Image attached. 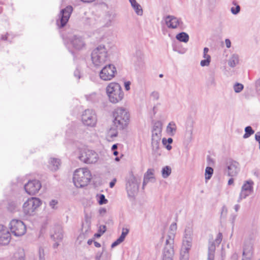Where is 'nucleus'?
<instances>
[{"label": "nucleus", "instance_id": "1", "mask_svg": "<svg viewBox=\"0 0 260 260\" xmlns=\"http://www.w3.org/2000/svg\"><path fill=\"white\" fill-rule=\"evenodd\" d=\"M109 56V48L103 44L96 47L92 50L91 54L92 62L95 66L103 65L108 60Z\"/></svg>", "mask_w": 260, "mask_h": 260}, {"label": "nucleus", "instance_id": "2", "mask_svg": "<svg viewBox=\"0 0 260 260\" xmlns=\"http://www.w3.org/2000/svg\"><path fill=\"white\" fill-rule=\"evenodd\" d=\"M106 94L109 102L117 104L121 101L124 97V93L121 86L117 83L111 82L106 87Z\"/></svg>", "mask_w": 260, "mask_h": 260}, {"label": "nucleus", "instance_id": "3", "mask_svg": "<svg viewBox=\"0 0 260 260\" xmlns=\"http://www.w3.org/2000/svg\"><path fill=\"white\" fill-rule=\"evenodd\" d=\"M91 179L90 171L86 168L77 169L73 176V182L77 187H83L88 184Z\"/></svg>", "mask_w": 260, "mask_h": 260}, {"label": "nucleus", "instance_id": "4", "mask_svg": "<svg viewBox=\"0 0 260 260\" xmlns=\"http://www.w3.org/2000/svg\"><path fill=\"white\" fill-rule=\"evenodd\" d=\"M113 122L117 128L123 129L127 125L129 115L126 109L122 107L116 108L113 112Z\"/></svg>", "mask_w": 260, "mask_h": 260}, {"label": "nucleus", "instance_id": "5", "mask_svg": "<svg viewBox=\"0 0 260 260\" xmlns=\"http://www.w3.org/2000/svg\"><path fill=\"white\" fill-rule=\"evenodd\" d=\"M141 177L131 172L126 178L125 188L128 197H133L138 192Z\"/></svg>", "mask_w": 260, "mask_h": 260}, {"label": "nucleus", "instance_id": "6", "mask_svg": "<svg viewBox=\"0 0 260 260\" xmlns=\"http://www.w3.org/2000/svg\"><path fill=\"white\" fill-rule=\"evenodd\" d=\"M41 201L39 198L28 199L23 205V212L25 216L35 214L37 209L41 205Z\"/></svg>", "mask_w": 260, "mask_h": 260}, {"label": "nucleus", "instance_id": "7", "mask_svg": "<svg viewBox=\"0 0 260 260\" xmlns=\"http://www.w3.org/2000/svg\"><path fill=\"white\" fill-rule=\"evenodd\" d=\"M9 228L11 233L16 237L23 236L26 233V226L20 220L13 219L9 223Z\"/></svg>", "mask_w": 260, "mask_h": 260}, {"label": "nucleus", "instance_id": "8", "mask_svg": "<svg viewBox=\"0 0 260 260\" xmlns=\"http://www.w3.org/2000/svg\"><path fill=\"white\" fill-rule=\"evenodd\" d=\"M161 127L159 123L154 124L152 132V147L154 151L156 152L159 148L161 138Z\"/></svg>", "mask_w": 260, "mask_h": 260}, {"label": "nucleus", "instance_id": "9", "mask_svg": "<svg viewBox=\"0 0 260 260\" xmlns=\"http://www.w3.org/2000/svg\"><path fill=\"white\" fill-rule=\"evenodd\" d=\"M81 120L85 125L94 126L96 123V116L95 112L91 109L85 110L83 112Z\"/></svg>", "mask_w": 260, "mask_h": 260}, {"label": "nucleus", "instance_id": "10", "mask_svg": "<svg viewBox=\"0 0 260 260\" xmlns=\"http://www.w3.org/2000/svg\"><path fill=\"white\" fill-rule=\"evenodd\" d=\"M116 73L115 67L113 64H109L104 67L100 71V77L103 80L108 81L112 79Z\"/></svg>", "mask_w": 260, "mask_h": 260}, {"label": "nucleus", "instance_id": "11", "mask_svg": "<svg viewBox=\"0 0 260 260\" xmlns=\"http://www.w3.org/2000/svg\"><path fill=\"white\" fill-rule=\"evenodd\" d=\"M79 159L86 164H93L96 162L98 159V154L94 151L85 149L82 152Z\"/></svg>", "mask_w": 260, "mask_h": 260}, {"label": "nucleus", "instance_id": "12", "mask_svg": "<svg viewBox=\"0 0 260 260\" xmlns=\"http://www.w3.org/2000/svg\"><path fill=\"white\" fill-rule=\"evenodd\" d=\"M253 184V182L250 180L244 182L237 200L238 202H240L242 199H245L252 193Z\"/></svg>", "mask_w": 260, "mask_h": 260}, {"label": "nucleus", "instance_id": "13", "mask_svg": "<svg viewBox=\"0 0 260 260\" xmlns=\"http://www.w3.org/2000/svg\"><path fill=\"white\" fill-rule=\"evenodd\" d=\"M73 8L71 6H68L61 10L59 14V21H57V25L60 27H63L65 26L70 17Z\"/></svg>", "mask_w": 260, "mask_h": 260}, {"label": "nucleus", "instance_id": "14", "mask_svg": "<svg viewBox=\"0 0 260 260\" xmlns=\"http://www.w3.org/2000/svg\"><path fill=\"white\" fill-rule=\"evenodd\" d=\"M185 236L183 240L182 246V250H184L185 253L183 255V260H188L187 252L191 246V232L190 229H188L185 231Z\"/></svg>", "mask_w": 260, "mask_h": 260}, {"label": "nucleus", "instance_id": "15", "mask_svg": "<svg viewBox=\"0 0 260 260\" xmlns=\"http://www.w3.org/2000/svg\"><path fill=\"white\" fill-rule=\"evenodd\" d=\"M41 187V184L37 180H30L24 186L25 191L30 195H34L38 192Z\"/></svg>", "mask_w": 260, "mask_h": 260}, {"label": "nucleus", "instance_id": "16", "mask_svg": "<svg viewBox=\"0 0 260 260\" xmlns=\"http://www.w3.org/2000/svg\"><path fill=\"white\" fill-rule=\"evenodd\" d=\"M11 239V234L7 228L0 224V244L6 245L9 243Z\"/></svg>", "mask_w": 260, "mask_h": 260}, {"label": "nucleus", "instance_id": "17", "mask_svg": "<svg viewBox=\"0 0 260 260\" xmlns=\"http://www.w3.org/2000/svg\"><path fill=\"white\" fill-rule=\"evenodd\" d=\"M166 244L162 252V260H173V258L174 254V243H166Z\"/></svg>", "mask_w": 260, "mask_h": 260}, {"label": "nucleus", "instance_id": "18", "mask_svg": "<svg viewBox=\"0 0 260 260\" xmlns=\"http://www.w3.org/2000/svg\"><path fill=\"white\" fill-rule=\"evenodd\" d=\"M163 21L170 29H176L179 26V19L173 16H167L164 18Z\"/></svg>", "mask_w": 260, "mask_h": 260}, {"label": "nucleus", "instance_id": "19", "mask_svg": "<svg viewBox=\"0 0 260 260\" xmlns=\"http://www.w3.org/2000/svg\"><path fill=\"white\" fill-rule=\"evenodd\" d=\"M70 42L73 47L76 50H81L85 46V42L82 37L76 35L73 36L70 39Z\"/></svg>", "mask_w": 260, "mask_h": 260}, {"label": "nucleus", "instance_id": "20", "mask_svg": "<svg viewBox=\"0 0 260 260\" xmlns=\"http://www.w3.org/2000/svg\"><path fill=\"white\" fill-rule=\"evenodd\" d=\"M239 164L235 161H231L228 166V175L231 177L236 176L239 173Z\"/></svg>", "mask_w": 260, "mask_h": 260}, {"label": "nucleus", "instance_id": "21", "mask_svg": "<svg viewBox=\"0 0 260 260\" xmlns=\"http://www.w3.org/2000/svg\"><path fill=\"white\" fill-rule=\"evenodd\" d=\"M177 229V224L176 222L173 223L171 224L169 229L168 239L166 240V243H174V238L175 237Z\"/></svg>", "mask_w": 260, "mask_h": 260}, {"label": "nucleus", "instance_id": "22", "mask_svg": "<svg viewBox=\"0 0 260 260\" xmlns=\"http://www.w3.org/2000/svg\"><path fill=\"white\" fill-rule=\"evenodd\" d=\"M154 170L153 169H149L144 174L143 182V188L149 181H154L155 178L154 175Z\"/></svg>", "mask_w": 260, "mask_h": 260}, {"label": "nucleus", "instance_id": "23", "mask_svg": "<svg viewBox=\"0 0 260 260\" xmlns=\"http://www.w3.org/2000/svg\"><path fill=\"white\" fill-rule=\"evenodd\" d=\"M253 254V248L251 244H245L243 251V258L251 259Z\"/></svg>", "mask_w": 260, "mask_h": 260}, {"label": "nucleus", "instance_id": "24", "mask_svg": "<svg viewBox=\"0 0 260 260\" xmlns=\"http://www.w3.org/2000/svg\"><path fill=\"white\" fill-rule=\"evenodd\" d=\"M128 1L135 13L139 16H142L143 11L141 6L137 2L136 0Z\"/></svg>", "mask_w": 260, "mask_h": 260}, {"label": "nucleus", "instance_id": "25", "mask_svg": "<svg viewBox=\"0 0 260 260\" xmlns=\"http://www.w3.org/2000/svg\"><path fill=\"white\" fill-rule=\"evenodd\" d=\"M60 165L59 159L56 158H51L49 162V167L53 171H56L58 169Z\"/></svg>", "mask_w": 260, "mask_h": 260}, {"label": "nucleus", "instance_id": "26", "mask_svg": "<svg viewBox=\"0 0 260 260\" xmlns=\"http://www.w3.org/2000/svg\"><path fill=\"white\" fill-rule=\"evenodd\" d=\"M177 127L173 122L169 123L167 127L166 132L169 136H173L176 133Z\"/></svg>", "mask_w": 260, "mask_h": 260}, {"label": "nucleus", "instance_id": "27", "mask_svg": "<svg viewBox=\"0 0 260 260\" xmlns=\"http://www.w3.org/2000/svg\"><path fill=\"white\" fill-rule=\"evenodd\" d=\"M215 250V246L213 244H211L208 248V259L207 260H214V251Z\"/></svg>", "mask_w": 260, "mask_h": 260}, {"label": "nucleus", "instance_id": "28", "mask_svg": "<svg viewBox=\"0 0 260 260\" xmlns=\"http://www.w3.org/2000/svg\"><path fill=\"white\" fill-rule=\"evenodd\" d=\"M51 237L54 241L60 242L63 238L62 230L61 229H59L57 232H55L51 236Z\"/></svg>", "mask_w": 260, "mask_h": 260}, {"label": "nucleus", "instance_id": "29", "mask_svg": "<svg viewBox=\"0 0 260 260\" xmlns=\"http://www.w3.org/2000/svg\"><path fill=\"white\" fill-rule=\"evenodd\" d=\"M171 173V168L169 166H165L162 169L161 175L162 178H167Z\"/></svg>", "mask_w": 260, "mask_h": 260}, {"label": "nucleus", "instance_id": "30", "mask_svg": "<svg viewBox=\"0 0 260 260\" xmlns=\"http://www.w3.org/2000/svg\"><path fill=\"white\" fill-rule=\"evenodd\" d=\"M238 56L236 55H233L229 61V64L231 67H234L238 63Z\"/></svg>", "mask_w": 260, "mask_h": 260}, {"label": "nucleus", "instance_id": "31", "mask_svg": "<svg viewBox=\"0 0 260 260\" xmlns=\"http://www.w3.org/2000/svg\"><path fill=\"white\" fill-rule=\"evenodd\" d=\"M213 174V169L210 167H206L205 172V178L206 180H209Z\"/></svg>", "mask_w": 260, "mask_h": 260}, {"label": "nucleus", "instance_id": "32", "mask_svg": "<svg viewBox=\"0 0 260 260\" xmlns=\"http://www.w3.org/2000/svg\"><path fill=\"white\" fill-rule=\"evenodd\" d=\"M204 59L202 60L200 62V64L202 67H208L209 66L210 61H211V56H203Z\"/></svg>", "mask_w": 260, "mask_h": 260}, {"label": "nucleus", "instance_id": "33", "mask_svg": "<svg viewBox=\"0 0 260 260\" xmlns=\"http://www.w3.org/2000/svg\"><path fill=\"white\" fill-rule=\"evenodd\" d=\"M172 142H173V139L171 138H168V139L164 138V139H162V143L163 145L164 146H165L166 148L169 150L171 149L172 147L169 144H167L168 143L171 144L172 143Z\"/></svg>", "mask_w": 260, "mask_h": 260}, {"label": "nucleus", "instance_id": "34", "mask_svg": "<svg viewBox=\"0 0 260 260\" xmlns=\"http://www.w3.org/2000/svg\"><path fill=\"white\" fill-rule=\"evenodd\" d=\"M245 134L243 136V138L246 139L248 138L250 135L254 134V131L252 130L250 126H247L245 128Z\"/></svg>", "mask_w": 260, "mask_h": 260}, {"label": "nucleus", "instance_id": "35", "mask_svg": "<svg viewBox=\"0 0 260 260\" xmlns=\"http://www.w3.org/2000/svg\"><path fill=\"white\" fill-rule=\"evenodd\" d=\"M118 132L115 128H111L108 132V137L113 139L117 136Z\"/></svg>", "mask_w": 260, "mask_h": 260}, {"label": "nucleus", "instance_id": "36", "mask_svg": "<svg viewBox=\"0 0 260 260\" xmlns=\"http://www.w3.org/2000/svg\"><path fill=\"white\" fill-rule=\"evenodd\" d=\"M189 40L188 35L184 32H180V42L187 43Z\"/></svg>", "mask_w": 260, "mask_h": 260}, {"label": "nucleus", "instance_id": "37", "mask_svg": "<svg viewBox=\"0 0 260 260\" xmlns=\"http://www.w3.org/2000/svg\"><path fill=\"white\" fill-rule=\"evenodd\" d=\"M18 207V205L15 202H11L9 203L8 209L11 212L15 211Z\"/></svg>", "mask_w": 260, "mask_h": 260}, {"label": "nucleus", "instance_id": "38", "mask_svg": "<svg viewBox=\"0 0 260 260\" xmlns=\"http://www.w3.org/2000/svg\"><path fill=\"white\" fill-rule=\"evenodd\" d=\"M128 232L129 230L128 229L123 228L122 233L118 238L120 239L121 241H123L126 236L128 234Z\"/></svg>", "mask_w": 260, "mask_h": 260}, {"label": "nucleus", "instance_id": "39", "mask_svg": "<svg viewBox=\"0 0 260 260\" xmlns=\"http://www.w3.org/2000/svg\"><path fill=\"white\" fill-rule=\"evenodd\" d=\"M39 260H45L44 250L42 247H40L38 250Z\"/></svg>", "mask_w": 260, "mask_h": 260}, {"label": "nucleus", "instance_id": "40", "mask_svg": "<svg viewBox=\"0 0 260 260\" xmlns=\"http://www.w3.org/2000/svg\"><path fill=\"white\" fill-rule=\"evenodd\" d=\"M107 202L108 201L106 199L105 196L104 194H100L99 201V204L103 205L106 204Z\"/></svg>", "mask_w": 260, "mask_h": 260}, {"label": "nucleus", "instance_id": "41", "mask_svg": "<svg viewBox=\"0 0 260 260\" xmlns=\"http://www.w3.org/2000/svg\"><path fill=\"white\" fill-rule=\"evenodd\" d=\"M243 85L240 83H237L234 86V90L236 92H240L243 89Z\"/></svg>", "mask_w": 260, "mask_h": 260}, {"label": "nucleus", "instance_id": "42", "mask_svg": "<svg viewBox=\"0 0 260 260\" xmlns=\"http://www.w3.org/2000/svg\"><path fill=\"white\" fill-rule=\"evenodd\" d=\"M240 8L239 5H237L236 8L232 7L231 8V12L233 14H237L240 11Z\"/></svg>", "mask_w": 260, "mask_h": 260}, {"label": "nucleus", "instance_id": "43", "mask_svg": "<svg viewBox=\"0 0 260 260\" xmlns=\"http://www.w3.org/2000/svg\"><path fill=\"white\" fill-rule=\"evenodd\" d=\"M123 241H121L120 239L118 238L114 242H113L111 245V247L114 248L122 243Z\"/></svg>", "mask_w": 260, "mask_h": 260}, {"label": "nucleus", "instance_id": "44", "mask_svg": "<svg viewBox=\"0 0 260 260\" xmlns=\"http://www.w3.org/2000/svg\"><path fill=\"white\" fill-rule=\"evenodd\" d=\"M222 240V234L221 233H219L217 236V238L215 240V242L219 244L220 243Z\"/></svg>", "mask_w": 260, "mask_h": 260}, {"label": "nucleus", "instance_id": "45", "mask_svg": "<svg viewBox=\"0 0 260 260\" xmlns=\"http://www.w3.org/2000/svg\"><path fill=\"white\" fill-rule=\"evenodd\" d=\"M58 202L56 200H51L49 203V205L52 209L55 208V206L57 204Z\"/></svg>", "mask_w": 260, "mask_h": 260}, {"label": "nucleus", "instance_id": "46", "mask_svg": "<svg viewBox=\"0 0 260 260\" xmlns=\"http://www.w3.org/2000/svg\"><path fill=\"white\" fill-rule=\"evenodd\" d=\"M106 231V226L105 225H101L100 227L99 232L103 234Z\"/></svg>", "mask_w": 260, "mask_h": 260}, {"label": "nucleus", "instance_id": "47", "mask_svg": "<svg viewBox=\"0 0 260 260\" xmlns=\"http://www.w3.org/2000/svg\"><path fill=\"white\" fill-rule=\"evenodd\" d=\"M151 96L155 100H158L159 98V93L158 92L154 91L152 92Z\"/></svg>", "mask_w": 260, "mask_h": 260}, {"label": "nucleus", "instance_id": "48", "mask_svg": "<svg viewBox=\"0 0 260 260\" xmlns=\"http://www.w3.org/2000/svg\"><path fill=\"white\" fill-rule=\"evenodd\" d=\"M255 140L258 142L259 143V147L260 149V133H257L255 135Z\"/></svg>", "mask_w": 260, "mask_h": 260}, {"label": "nucleus", "instance_id": "49", "mask_svg": "<svg viewBox=\"0 0 260 260\" xmlns=\"http://www.w3.org/2000/svg\"><path fill=\"white\" fill-rule=\"evenodd\" d=\"M131 82L129 81L125 82L124 83V87L126 90L128 91L130 89Z\"/></svg>", "mask_w": 260, "mask_h": 260}, {"label": "nucleus", "instance_id": "50", "mask_svg": "<svg viewBox=\"0 0 260 260\" xmlns=\"http://www.w3.org/2000/svg\"><path fill=\"white\" fill-rule=\"evenodd\" d=\"M102 252H97L96 255H95V260H100L101 258L102 257Z\"/></svg>", "mask_w": 260, "mask_h": 260}, {"label": "nucleus", "instance_id": "51", "mask_svg": "<svg viewBox=\"0 0 260 260\" xmlns=\"http://www.w3.org/2000/svg\"><path fill=\"white\" fill-rule=\"evenodd\" d=\"M256 88L257 92L260 94V79L256 82Z\"/></svg>", "mask_w": 260, "mask_h": 260}, {"label": "nucleus", "instance_id": "52", "mask_svg": "<svg viewBox=\"0 0 260 260\" xmlns=\"http://www.w3.org/2000/svg\"><path fill=\"white\" fill-rule=\"evenodd\" d=\"M225 45L227 48H229L231 47V43L229 39H226L225 40Z\"/></svg>", "mask_w": 260, "mask_h": 260}, {"label": "nucleus", "instance_id": "53", "mask_svg": "<svg viewBox=\"0 0 260 260\" xmlns=\"http://www.w3.org/2000/svg\"><path fill=\"white\" fill-rule=\"evenodd\" d=\"M144 65V62L143 61V59L142 58L140 59V61L138 63V66L139 67V68H143Z\"/></svg>", "mask_w": 260, "mask_h": 260}, {"label": "nucleus", "instance_id": "54", "mask_svg": "<svg viewBox=\"0 0 260 260\" xmlns=\"http://www.w3.org/2000/svg\"><path fill=\"white\" fill-rule=\"evenodd\" d=\"M208 51H209V49L208 48H207V47L204 48L203 56H210L209 54H208Z\"/></svg>", "mask_w": 260, "mask_h": 260}, {"label": "nucleus", "instance_id": "55", "mask_svg": "<svg viewBox=\"0 0 260 260\" xmlns=\"http://www.w3.org/2000/svg\"><path fill=\"white\" fill-rule=\"evenodd\" d=\"M116 182V179L115 178L110 183V184H109L110 187L113 188Z\"/></svg>", "mask_w": 260, "mask_h": 260}, {"label": "nucleus", "instance_id": "56", "mask_svg": "<svg viewBox=\"0 0 260 260\" xmlns=\"http://www.w3.org/2000/svg\"><path fill=\"white\" fill-rule=\"evenodd\" d=\"M106 212V210L104 208H102L99 210V212L101 214H105Z\"/></svg>", "mask_w": 260, "mask_h": 260}, {"label": "nucleus", "instance_id": "57", "mask_svg": "<svg viewBox=\"0 0 260 260\" xmlns=\"http://www.w3.org/2000/svg\"><path fill=\"white\" fill-rule=\"evenodd\" d=\"M234 183V179L233 178H231L228 181V185H230Z\"/></svg>", "mask_w": 260, "mask_h": 260}, {"label": "nucleus", "instance_id": "58", "mask_svg": "<svg viewBox=\"0 0 260 260\" xmlns=\"http://www.w3.org/2000/svg\"><path fill=\"white\" fill-rule=\"evenodd\" d=\"M94 246L96 247H101V244L98 242L94 241Z\"/></svg>", "mask_w": 260, "mask_h": 260}, {"label": "nucleus", "instance_id": "59", "mask_svg": "<svg viewBox=\"0 0 260 260\" xmlns=\"http://www.w3.org/2000/svg\"><path fill=\"white\" fill-rule=\"evenodd\" d=\"M82 2H84V3H91L93 1H94L95 0H81Z\"/></svg>", "mask_w": 260, "mask_h": 260}, {"label": "nucleus", "instance_id": "60", "mask_svg": "<svg viewBox=\"0 0 260 260\" xmlns=\"http://www.w3.org/2000/svg\"><path fill=\"white\" fill-rule=\"evenodd\" d=\"M58 241H56V242L53 244V247L56 248L59 245V243Z\"/></svg>", "mask_w": 260, "mask_h": 260}, {"label": "nucleus", "instance_id": "61", "mask_svg": "<svg viewBox=\"0 0 260 260\" xmlns=\"http://www.w3.org/2000/svg\"><path fill=\"white\" fill-rule=\"evenodd\" d=\"M234 208H235V211H236V212H237V211H238V210H239V205H236L235 206Z\"/></svg>", "mask_w": 260, "mask_h": 260}, {"label": "nucleus", "instance_id": "62", "mask_svg": "<svg viewBox=\"0 0 260 260\" xmlns=\"http://www.w3.org/2000/svg\"><path fill=\"white\" fill-rule=\"evenodd\" d=\"M111 21L109 20L106 24L105 26L107 27H108L111 25Z\"/></svg>", "mask_w": 260, "mask_h": 260}, {"label": "nucleus", "instance_id": "63", "mask_svg": "<svg viewBox=\"0 0 260 260\" xmlns=\"http://www.w3.org/2000/svg\"><path fill=\"white\" fill-rule=\"evenodd\" d=\"M94 242V241L92 240L89 239L87 241V243L88 245H91L92 242Z\"/></svg>", "mask_w": 260, "mask_h": 260}, {"label": "nucleus", "instance_id": "64", "mask_svg": "<svg viewBox=\"0 0 260 260\" xmlns=\"http://www.w3.org/2000/svg\"><path fill=\"white\" fill-rule=\"evenodd\" d=\"M102 235V234L99 232V233H97V234H95V236H96L97 237H100Z\"/></svg>", "mask_w": 260, "mask_h": 260}]
</instances>
